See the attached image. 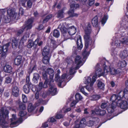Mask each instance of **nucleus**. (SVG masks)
I'll list each match as a JSON object with an SVG mask.
<instances>
[{
	"mask_svg": "<svg viewBox=\"0 0 128 128\" xmlns=\"http://www.w3.org/2000/svg\"><path fill=\"white\" fill-rule=\"evenodd\" d=\"M128 55V51L125 50L121 52L120 56L121 58H124Z\"/></svg>",
	"mask_w": 128,
	"mask_h": 128,
	"instance_id": "bb28decb",
	"label": "nucleus"
},
{
	"mask_svg": "<svg viewBox=\"0 0 128 128\" xmlns=\"http://www.w3.org/2000/svg\"><path fill=\"white\" fill-rule=\"evenodd\" d=\"M68 30V33L71 35L75 34L76 32V28L74 26L69 28Z\"/></svg>",
	"mask_w": 128,
	"mask_h": 128,
	"instance_id": "4be33fe9",
	"label": "nucleus"
},
{
	"mask_svg": "<svg viewBox=\"0 0 128 128\" xmlns=\"http://www.w3.org/2000/svg\"><path fill=\"white\" fill-rule=\"evenodd\" d=\"M52 17V15L50 14L47 16L43 20V23L47 22L48 20Z\"/></svg>",
	"mask_w": 128,
	"mask_h": 128,
	"instance_id": "de8ad7c7",
	"label": "nucleus"
},
{
	"mask_svg": "<svg viewBox=\"0 0 128 128\" xmlns=\"http://www.w3.org/2000/svg\"><path fill=\"white\" fill-rule=\"evenodd\" d=\"M115 106H113V105H108V107L107 108V110L108 112L109 113H111L114 111V109Z\"/></svg>",
	"mask_w": 128,
	"mask_h": 128,
	"instance_id": "c756f323",
	"label": "nucleus"
},
{
	"mask_svg": "<svg viewBox=\"0 0 128 128\" xmlns=\"http://www.w3.org/2000/svg\"><path fill=\"white\" fill-rule=\"evenodd\" d=\"M50 57L48 56H44L42 60L44 64H46L48 63Z\"/></svg>",
	"mask_w": 128,
	"mask_h": 128,
	"instance_id": "4c0bfd02",
	"label": "nucleus"
},
{
	"mask_svg": "<svg viewBox=\"0 0 128 128\" xmlns=\"http://www.w3.org/2000/svg\"><path fill=\"white\" fill-rule=\"evenodd\" d=\"M90 26V24H88L84 29L85 34L84 36V39L85 41V49L82 53L84 59L86 58L90 54L89 52H88L86 49L88 48L89 51L90 50H91L92 45L94 44V42L92 40L90 36L91 32Z\"/></svg>",
	"mask_w": 128,
	"mask_h": 128,
	"instance_id": "f257e3e1",
	"label": "nucleus"
},
{
	"mask_svg": "<svg viewBox=\"0 0 128 128\" xmlns=\"http://www.w3.org/2000/svg\"><path fill=\"white\" fill-rule=\"evenodd\" d=\"M24 13V11L23 8H20L19 10V14L20 15H22Z\"/></svg>",
	"mask_w": 128,
	"mask_h": 128,
	"instance_id": "13d9d810",
	"label": "nucleus"
},
{
	"mask_svg": "<svg viewBox=\"0 0 128 128\" xmlns=\"http://www.w3.org/2000/svg\"><path fill=\"white\" fill-rule=\"evenodd\" d=\"M24 29H22L21 30H20L18 32V34H22L24 31Z\"/></svg>",
	"mask_w": 128,
	"mask_h": 128,
	"instance_id": "774afa93",
	"label": "nucleus"
},
{
	"mask_svg": "<svg viewBox=\"0 0 128 128\" xmlns=\"http://www.w3.org/2000/svg\"><path fill=\"white\" fill-rule=\"evenodd\" d=\"M54 70L52 69L49 68L47 69L46 71H44L42 73L43 77L46 80L47 79L48 75H49L50 79V83L48 84L50 86V88L48 92L46 93L47 95H49L51 94L52 95L54 96L55 95L57 92L56 88L54 85L51 83L54 82L53 79L54 75Z\"/></svg>",
	"mask_w": 128,
	"mask_h": 128,
	"instance_id": "f03ea898",
	"label": "nucleus"
},
{
	"mask_svg": "<svg viewBox=\"0 0 128 128\" xmlns=\"http://www.w3.org/2000/svg\"><path fill=\"white\" fill-rule=\"evenodd\" d=\"M97 76L95 74L92 77V80L91 76H88L86 79L85 82L86 84H90V88H88V86H86V88L88 91H90L93 90L92 86L94 82L96 81Z\"/></svg>",
	"mask_w": 128,
	"mask_h": 128,
	"instance_id": "423d86ee",
	"label": "nucleus"
},
{
	"mask_svg": "<svg viewBox=\"0 0 128 128\" xmlns=\"http://www.w3.org/2000/svg\"><path fill=\"white\" fill-rule=\"evenodd\" d=\"M12 46L13 48L14 49L16 48L18 44V41L16 38H14L12 40Z\"/></svg>",
	"mask_w": 128,
	"mask_h": 128,
	"instance_id": "7c9ffc66",
	"label": "nucleus"
},
{
	"mask_svg": "<svg viewBox=\"0 0 128 128\" xmlns=\"http://www.w3.org/2000/svg\"><path fill=\"white\" fill-rule=\"evenodd\" d=\"M106 113L105 110H101L97 108L95 110V111L94 110L92 111V114L94 115L95 114L98 115L103 116Z\"/></svg>",
	"mask_w": 128,
	"mask_h": 128,
	"instance_id": "4468645a",
	"label": "nucleus"
},
{
	"mask_svg": "<svg viewBox=\"0 0 128 128\" xmlns=\"http://www.w3.org/2000/svg\"><path fill=\"white\" fill-rule=\"evenodd\" d=\"M98 82L97 86L98 88L100 89L103 90L104 87V84L100 81H97Z\"/></svg>",
	"mask_w": 128,
	"mask_h": 128,
	"instance_id": "f704fd0d",
	"label": "nucleus"
},
{
	"mask_svg": "<svg viewBox=\"0 0 128 128\" xmlns=\"http://www.w3.org/2000/svg\"><path fill=\"white\" fill-rule=\"evenodd\" d=\"M118 102L117 106H120L122 109L126 110L128 108V104L126 101H124L123 98H118Z\"/></svg>",
	"mask_w": 128,
	"mask_h": 128,
	"instance_id": "0eeeda50",
	"label": "nucleus"
},
{
	"mask_svg": "<svg viewBox=\"0 0 128 128\" xmlns=\"http://www.w3.org/2000/svg\"><path fill=\"white\" fill-rule=\"evenodd\" d=\"M71 110L70 108H63L62 110L64 112H68L70 111Z\"/></svg>",
	"mask_w": 128,
	"mask_h": 128,
	"instance_id": "4d7b16f0",
	"label": "nucleus"
},
{
	"mask_svg": "<svg viewBox=\"0 0 128 128\" xmlns=\"http://www.w3.org/2000/svg\"><path fill=\"white\" fill-rule=\"evenodd\" d=\"M92 23L94 26L96 27L98 26V21L97 16L94 17L92 19Z\"/></svg>",
	"mask_w": 128,
	"mask_h": 128,
	"instance_id": "c85d7f7f",
	"label": "nucleus"
},
{
	"mask_svg": "<svg viewBox=\"0 0 128 128\" xmlns=\"http://www.w3.org/2000/svg\"><path fill=\"white\" fill-rule=\"evenodd\" d=\"M22 60L21 57L20 56H18L15 59L14 63L17 65H19L20 63Z\"/></svg>",
	"mask_w": 128,
	"mask_h": 128,
	"instance_id": "72a5a7b5",
	"label": "nucleus"
},
{
	"mask_svg": "<svg viewBox=\"0 0 128 128\" xmlns=\"http://www.w3.org/2000/svg\"><path fill=\"white\" fill-rule=\"evenodd\" d=\"M78 102V101H76V100H74L72 101L70 104V106L71 107L75 105Z\"/></svg>",
	"mask_w": 128,
	"mask_h": 128,
	"instance_id": "bf43d9fd",
	"label": "nucleus"
},
{
	"mask_svg": "<svg viewBox=\"0 0 128 128\" xmlns=\"http://www.w3.org/2000/svg\"><path fill=\"white\" fill-rule=\"evenodd\" d=\"M48 83V80H46L43 84L42 82H40L39 84V88L40 90L41 89L43 88H46L47 87V84Z\"/></svg>",
	"mask_w": 128,
	"mask_h": 128,
	"instance_id": "393cba45",
	"label": "nucleus"
},
{
	"mask_svg": "<svg viewBox=\"0 0 128 128\" xmlns=\"http://www.w3.org/2000/svg\"><path fill=\"white\" fill-rule=\"evenodd\" d=\"M11 66L8 65H5L4 67L3 70L4 71L7 73H10L12 71Z\"/></svg>",
	"mask_w": 128,
	"mask_h": 128,
	"instance_id": "b1692460",
	"label": "nucleus"
},
{
	"mask_svg": "<svg viewBox=\"0 0 128 128\" xmlns=\"http://www.w3.org/2000/svg\"><path fill=\"white\" fill-rule=\"evenodd\" d=\"M114 45L117 47H119L121 44L123 45L126 44L128 45V39L126 38H124L120 40H117L114 43Z\"/></svg>",
	"mask_w": 128,
	"mask_h": 128,
	"instance_id": "f8f14e48",
	"label": "nucleus"
},
{
	"mask_svg": "<svg viewBox=\"0 0 128 128\" xmlns=\"http://www.w3.org/2000/svg\"><path fill=\"white\" fill-rule=\"evenodd\" d=\"M29 35L28 34H26L24 35L22 38L21 40L22 41H23V40H26L27 38H29Z\"/></svg>",
	"mask_w": 128,
	"mask_h": 128,
	"instance_id": "8fccbe9b",
	"label": "nucleus"
},
{
	"mask_svg": "<svg viewBox=\"0 0 128 128\" xmlns=\"http://www.w3.org/2000/svg\"><path fill=\"white\" fill-rule=\"evenodd\" d=\"M11 108L10 107L6 108H2L0 109V124L3 128H7L9 124L6 121L8 118V110H10Z\"/></svg>",
	"mask_w": 128,
	"mask_h": 128,
	"instance_id": "7ed1b4c3",
	"label": "nucleus"
},
{
	"mask_svg": "<svg viewBox=\"0 0 128 128\" xmlns=\"http://www.w3.org/2000/svg\"><path fill=\"white\" fill-rule=\"evenodd\" d=\"M6 9H1L0 10V12L3 14L6 12Z\"/></svg>",
	"mask_w": 128,
	"mask_h": 128,
	"instance_id": "338daca9",
	"label": "nucleus"
},
{
	"mask_svg": "<svg viewBox=\"0 0 128 128\" xmlns=\"http://www.w3.org/2000/svg\"><path fill=\"white\" fill-rule=\"evenodd\" d=\"M22 99L24 103H26L27 101V98L26 96L24 95H22Z\"/></svg>",
	"mask_w": 128,
	"mask_h": 128,
	"instance_id": "09e8293b",
	"label": "nucleus"
},
{
	"mask_svg": "<svg viewBox=\"0 0 128 128\" xmlns=\"http://www.w3.org/2000/svg\"><path fill=\"white\" fill-rule=\"evenodd\" d=\"M63 116L61 114H57L56 116V118L57 119H60L62 117H63Z\"/></svg>",
	"mask_w": 128,
	"mask_h": 128,
	"instance_id": "680f3d73",
	"label": "nucleus"
},
{
	"mask_svg": "<svg viewBox=\"0 0 128 128\" xmlns=\"http://www.w3.org/2000/svg\"><path fill=\"white\" fill-rule=\"evenodd\" d=\"M94 122L92 121H90L88 122L87 123L86 125L88 126H92L94 124Z\"/></svg>",
	"mask_w": 128,
	"mask_h": 128,
	"instance_id": "603ef678",
	"label": "nucleus"
},
{
	"mask_svg": "<svg viewBox=\"0 0 128 128\" xmlns=\"http://www.w3.org/2000/svg\"><path fill=\"white\" fill-rule=\"evenodd\" d=\"M68 76V74H64L62 75L61 77L60 78L58 74H56L55 76V80L56 81L59 82V84L58 85L60 86L62 84L64 79L66 78Z\"/></svg>",
	"mask_w": 128,
	"mask_h": 128,
	"instance_id": "9b49d317",
	"label": "nucleus"
},
{
	"mask_svg": "<svg viewBox=\"0 0 128 128\" xmlns=\"http://www.w3.org/2000/svg\"><path fill=\"white\" fill-rule=\"evenodd\" d=\"M34 43L35 44V48H36L37 47V44H38L39 46H40L43 44V42L40 41V39L39 38H37L35 41Z\"/></svg>",
	"mask_w": 128,
	"mask_h": 128,
	"instance_id": "cd10ccee",
	"label": "nucleus"
},
{
	"mask_svg": "<svg viewBox=\"0 0 128 128\" xmlns=\"http://www.w3.org/2000/svg\"><path fill=\"white\" fill-rule=\"evenodd\" d=\"M39 76L37 73H34V74L33 78L32 79L33 82H34L37 83L39 80Z\"/></svg>",
	"mask_w": 128,
	"mask_h": 128,
	"instance_id": "473e14b6",
	"label": "nucleus"
},
{
	"mask_svg": "<svg viewBox=\"0 0 128 128\" xmlns=\"http://www.w3.org/2000/svg\"><path fill=\"white\" fill-rule=\"evenodd\" d=\"M58 28L60 29L63 35L64 36H66L67 32V29L64 27L63 24H60Z\"/></svg>",
	"mask_w": 128,
	"mask_h": 128,
	"instance_id": "aec40b11",
	"label": "nucleus"
},
{
	"mask_svg": "<svg viewBox=\"0 0 128 128\" xmlns=\"http://www.w3.org/2000/svg\"><path fill=\"white\" fill-rule=\"evenodd\" d=\"M80 91L85 95L86 96L88 95V94L86 92L84 91V88H82L80 89Z\"/></svg>",
	"mask_w": 128,
	"mask_h": 128,
	"instance_id": "052dcab7",
	"label": "nucleus"
},
{
	"mask_svg": "<svg viewBox=\"0 0 128 128\" xmlns=\"http://www.w3.org/2000/svg\"><path fill=\"white\" fill-rule=\"evenodd\" d=\"M19 90L18 87L16 86H14L12 89V94L15 96H17L18 95Z\"/></svg>",
	"mask_w": 128,
	"mask_h": 128,
	"instance_id": "5701e85b",
	"label": "nucleus"
},
{
	"mask_svg": "<svg viewBox=\"0 0 128 128\" xmlns=\"http://www.w3.org/2000/svg\"><path fill=\"white\" fill-rule=\"evenodd\" d=\"M119 95L121 97V98H124V97L126 100L128 101V90L127 89H124L123 91H121L119 93Z\"/></svg>",
	"mask_w": 128,
	"mask_h": 128,
	"instance_id": "dca6fc26",
	"label": "nucleus"
},
{
	"mask_svg": "<svg viewBox=\"0 0 128 128\" xmlns=\"http://www.w3.org/2000/svg\"><path fill=\"white\" fill-rule=\"evenodd\" d=\"M42 54L43 56H50L49 46H46L44 47L43 49Z\"/></svg>",
	"mask_w": 128,
	"mask_h": 128,
	"instance_id": "f3484780",
	"label": "nucleus"
},
{
	"mask_svg": "<svg viewBox=\"0 0 128 128\" xmlns=\"http://www.w3.org/2000/svg\"><path fill=\"white\" fill-rule=\"evenodd\" d=\"M19 76L20 77L22 76L24 74V71L23 70H21L20 72L18 73Z\"/></svg>",
	"mask_w": 128,
	"mask_h": 128,
	"instance_id": "0e129e2a",
	"label": "nucleus"
},
{
	"mask_svg": "<svg viewBox=\"0 0 128 128\" xmlns=\"http://www.w3.org/2000/svg\"><path fill=\"white\" fill-rule=\"evenodd\" d=\"M26 114V112L24 111H20L19 114V115L20 117H22L24 116Z\"/></svg>",
	"mask_w": 128,
	"mask_h": 128,
	"instance_id": "864d4df0",
	"label": "nucleus"
},
{
	"mask_svg": "<svg viewBox=\"0 0 128 128\" xmlns=\"http://www.w3.org/2000/svg\"><path fill=\"white\" fill-rule=\"evenodd\" d=\"M57 17L59 19H61L64 17L63 12L62 10H60L58 11Z\"/></svg>",
	"mask_w": 128,
	"mask_h": 128,
	"instance_id": "a19ab883",
	"label": "nucleus"
},
{
	"mask_svg": "<svg viewBox=\"0 0 128 128\" xmlns=\"http://www.w3.org/2000/svg\"><path fill=\"white\" fill-rule=\"evenodd\" d=\"M7 12L8 15L10 17H14L16 14H18L15 13L13 10L11 8H9L7 10Z\"/></svg>",
	"mask_w": 128,
	"mask_h": 128,
	"instance_id": "a878e982",
	"label": "nucleus"
},
{
	"mask_svg": "<svg viewBox=\"0 0 128 128\" xmlns=\"http://www.w3.org/2000/svg\"><path fill=\"white\" fill-rule=\"evenodd\" d=\"M109 104L108 102H104L102 103L101 105V107L102 108H105L108 106Z\"/></svg>",
	"mask_w": 128,
	"mask_h": 128,
	"instance_id": "37998d69",
	"label": "nucleus"
},
{
	"mask_svg": "<svg viewBox=\"0 0 128 128\" xmlns=\"http://www.w3.org/2000/svg\"><path fill=\"white\" fill-rule=\"evenodd\" d=\"M75 65L72 67L70 70L69 74H70L74 73V70H77L83 64L81 57L79 56H77L75 60Z\"/></svg>",
	"mask_w": 128,
	"mask_h": 128,
	"instance_id": "39448f33",
	"label": "nucleus"
},
{
	"mask_svg": "<svg viewBox=\"0 0 128 128\" xmlns=\"http://www.w3.org/2000/svg\"><path fill=\"white\" fill-rule=\"evenodd\" d=\"M100 96L98 95H94L91 96L90 99L92 100H96L100 98Z\"/></svg>",
	"mask_w": 128,
	"mask_h": 128,
	"instance_id": "ea45409f",
	"label": "nucleus"
},
{
	"mask_svg": "<svg viewBox=\"0 0 128 128\" xmlns=\"http://www.w3.org/2000/svg\"><path fill=\"white\" fill-rule=\"evenodd\" d=\"M38 102L40 103H42L43 104H46V102L43 101L42 99L39 100Z\"/></svg>",
	"mask_w": 128,
	"mask_h": 128,
	"instance_id": "e2e57ef3",
	"label": "nucleus"
},
{
	"mask_svg": "<svg viewBox=\"0 0 128 128\" xmlns=\"http://www.w3.org/2000/svg\"><path fill=\"white\" fill-rule=\"evenodd\" d=\"M86 120L84 118H83L80 122L77 121L75 122V126L74 128H83L86 126Z\"/></svg>",
	"mask_w": 128,
	"mask_h": 128,
	"instance_id": "ddd939ff",
	"label": "nucleus"
},
{
	"mask_svg": "<svg viewBox=\"0 0 128 128\" xmlns=\"http://www.w3.org/2000/svg\"><path fill=\"white\" fill-rule=\"evenodd\" d=\"M38 90V89L36 93V99H38V94L39 93L38 91H39Z\"/></svg>",
	"mask_w": 128,
	"mask_h": 128,
	"instance_id": "69168bd1",
	"label": "nucleus"
},
{
	"mask_svg": "<svg viewBox=\"0 0 128 128\" xmlns=\"http://www.w3.org/2000/svg\"><path fill=\"white\" fill-rule=\"evenodd\" d=\"M121 69L120 68H118L116 70L114 68H112V69L110 68V70L109 71H110V73L111 74L114 75L120 73L121 72Z\"/></svg>",
	"mask_w": 128,
	"mask_h": 128,
	"instance_id": "412c9836",
	"label": "nucleus"
},
{
	"mask_svg": "<svg viewBox=\"0 0 128 128\" xmlns=\"http://www.w3.org/2000/svg\"><path fill=\"white\" fill-rule=\"evenodd\" d=\"M118 97H120V98H121V97L119 95V94L118 96L115 94H113L110 98V100L112 102L113 104V102H114L115 105H117L118 102Z\"/></svg>",
	"mask_w": 128,
	"mask_h": 128,
	"instance_id": "a211bd4d",
	"label": "nucleus"
},
{
	"mask_svg": "<svg viewBox=\"0 0 128 128\" xmlns=\"http://www.w3.org/2000/svg\"><path fill=\"white\" fill-rule=\"evenodd\" d=\"M76 100L78 102V100H81L83 98L82 96L79 93H77L75 96Z\"/></svg>",
	"mask_w": 128,
	"mask_h": 128,
	"instance_id": "c03bdc74",
	"label": "nucleus"
},
{
	"mask_svg": "<svg viewBox=\"0 0 128 128\" xmlns=\"http://www.w3.org/2000/svg\"><path fill=\"white\" fill-rule=\"evenodd\" d=\"M117 65L119 67L123 68L126 65V62L123 60L119 61L117 64Z\"/></svg>",
	"mask_w": 128,
	"mask_h": 128,
	"instance_id": "2f4dec72",
	"label": "nucleus"
},
{
	"mask_svg": "<svg viewBox=\"0 0 128 128\" xmlns=\"http://www.w3.org/2000/svg\"><path fill=\"white\" fill-rule=\"evenodd\" d=\"M88 4L89 6H92L94 3V0H88Z\"/></svg>",
	"mask_w": 128,
	"mask_h": 128,
	"instance_id": "3c124183",
	"label": "nucleus"
},
{
	"mask_svg": "<svg viewBox=\"0 0 128 128\" xmlns=\"http://www.w3.org/2000/svg\"><path fill=\"white\" fill-rule=\"evenodd\" d=\"M33 22V19L32 18L29 19L26 23L24 29L26 30L30 29L32 27Z\"/></svg>",
	"mask_w": 128,
	"mask_h": 128,
	"instance_id": "2eb2a0df",
	"label": "nucleus"
},
{
	"mask_svg": "<svg viewBox=\"0 0 128 128\" xmlns=\"http://www.w3.org/2000/svg\"><path fill=\"white\" fill-rule=\"evenodd\" d=\"M76 44L78 49L81 50L83 47V45L82 42L81 37L80 35L78 36Z\"/></svg>",
	"mask_w": 128,
	"mask_h": 128,
	"instance_id": "6ab92c4d",
	"label": "nucleus"
},
{
	"mask_svg": "<svg viewBox=\"0 0 128 128\" xmlns=\"http://www.w3.org/2000/svg\"><path fill=\"white\" fill-rule=\"evenodd\" d=\"M35 46V44L32 40H30L28 41L27 45V47L29 48H32L33 46Z\"/></svg>",
	"mask_w": 128,
	"mask_h": 128,
	"instance_id": "e433bc0d",
	"label": "nucleus"
},
{
	"mask_svg": "<svg viewBox=\"0 0 128 128\" xmlns=\"http://www.w3.org/2000/svg\"><path fill=\"white\" fill-rule=\"evenodd\" d=\"M70 9L69 11L68 14L70 16H77L78 14L74 12V10L79 7V5L78 4H72L70 5Z\"/></svg>",
	"mask_w": 128,
	"mask_h": 128,
	"instance_id": "1a4fd4ad",
	"label": "nucleus"
},
{
	"mask_svg": "<svg viewBox=\"0 0 128 128\" xmlns=\"http://www.w3.org/2000/svg\"><path fill=\"white\" fill-rule=\"evenodd\" d=\"M9 46L10 43H8L3 46H0V55L1 57H6Z\"/></svg>",
	"mask_w": 128,
	"mask_h": 128,
	"instance_id": "6e6552de",
	"label": "nucleus"
},
{
	"mask_svg": "<svg viewBox=\"0 0 128 128\" xmlns=\"http://www.w3.org/2000/svg\"><path fill=\"white\" fill-rule=\"evenodd\" d=\"M28 112H31L34 110V108L32 103H30L28 104Z\"/></svg>",
	"mask_w": 128,
	"mask_h": 128,
	"instance_id": "79ce46f5",
	"label": "nucleus"
},
{
	"mask_svg": "<svg viewBox=\"0 0 128 128\" xmlns=\"http://www.w3.org/2000/svg\"><path fill=\"white\" fill-rule=\"evenodd\" d=\"M32 3L30 0L28 1L27 3V5L28 7L30 8L32 6Z\"/></svg>",
	"mask_w": 128,
	"mask_h": 128,
	"instance_id": "5fc2aeb1",
	"label": "nucleus"
},
{
	"mask_svg": "<svg viewBox=\"0 0 128 128\" xmlns=\"http://www.w3.org/2000/svg\"><path fill=\"white\" fill-rule=\"evenodd\" d=\"M12 80V79L9 76L6 77L5 78L4 81L5 84H8L10 83Z\"/></svg>",
	"mask_w": 128,
	"mask_h": 128,
	"instance_id": "49530a36",
	"label": "nucleus"
},
{
	"mask_svg": "<svg viewBox=\"0 0 128 128\" xmlns=\"http://www.w3.org/2000/svg\"><path fill=\"white\" fill-rule=\"evenodd\" d=\"M12 118L10 119V126L11 128H13L17 126L18 125L19 121L18 120L15 114H12Z\"/></svg>",
	"mask_w": 128,
	"mask_h": 128,
	"instance_id": "9d476101",
	"label": "nucleus"
},
{
	"mask_svg": "<svg viewBox=\"0 0 128 128\" xmlns=\"http://www.w3.org/2000/svg\"><path fill=\"white\" fill-rule=\"evenodd\" d=\"M100 65L98 64L95 67L96 74L97 76L100 77L101 76H105L108 74L110 70V67L105 66L104 67V69L102 70L99 68Z\"/></svg>",
	"mask_w": 128,
	"mask_h": 128,
	"instance_id": "20e7f679",
	"label": "nucleus"
},
{
	"mask_svg": "<svg viewBox=\"0 0 128 128\" xmlns=\"http://www.w3.org/2000/svg\"><path fill=\"white\" fill-rule=\"evenodd\" d=\"M60 35V34L59 32L56 30H54L53 33V36L56 38L58 37Z\"/></svg>",
	"mask_w": 128,
	"mask_h": 128,
	"instance_id": "a18cd8bd",
	"label": "nucleus"
},
{
	"mask_svg": "<svg viewBox=\"0 0 128 128\" xmlns=\"http://www.w3.org/2000/svg\"><path fill=\"white\" fill-rule=\"evenodd\" d=\"M30 86L28 84L24 85L23 87V90L24 92L28 94L30 92Z\"/></svg>",
	"mask_w": 128,
	"mask_h": 128,
	"instance_id": "c9c22d12",
	"label": "nucleus"
},
{
	"mask_svg": "<svg viewBox=\"0 0 128 128\" xmlns=\"http://www.w3.org/2000/svg\"><path fill=\"white\" fill-rule=\"evenodd\" d=\"M19 108L20 110H24L26 108L25 105L22 104L19 106Z\"/></svg>",
	"mask_w": 128,
	"mask_h": 128,
	"instance_id": "6e6d98bb",
	"label": "nucleus"
},
{
	"mask_svg": "<svg viewBox=\"0 0 128 128\" xmlns=\"http://www.w3.org/2000/svg\"><path fill=\"white\" fill-rule=\"evenodd\" d=\"M108 18V16L107 15H104L102 18L101 22L103 26L106 22V20Z\"/></svg>",
	"mask_w": 128,
	"mask_h": 128,
	"instance_id": "58836bf2",
	"label": "nucleus"
}]
</instances>
